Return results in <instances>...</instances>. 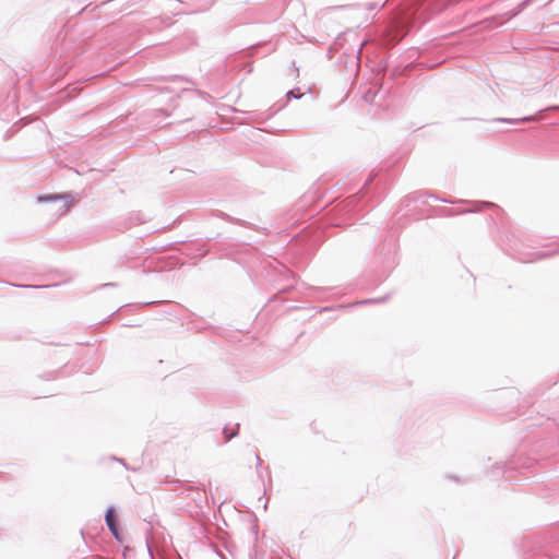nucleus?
<instances>
[{
    "mask_svg": "<svg viewBox=\"0 0 559 559\" xmlns=\"http://www.w3.org/2000/svg\"><path fill=\"white\" fill-rule=\"evenodd\" d=\"M106 522L111 531V533L118 537L117 524H116V515L112 509H109L106 513Z\"/></svg>",
    "mask_w": 559,
    "mask_h": 559,
    "instance_id": "f257e3e1",
    "label": "nucleus"
},
{
    "mask_svg": "<svg viewBox=\"0 0 559 559\" xmlns=\"http://www.w3.org/2000/svg\"><path fill=\"white\" fill-rule=\"evenodd\" d=\"M237 432H238V425H235L231 428L226 427L224 429L225 439L227 441L230 440L233 437H235L237 435Z\"/></svg>",
    "mask_w": 559,
    "mask_h": 559,
    "instance_id": "f03ea898",
    "label": "nucleus"
},
{
    "mask_svg": "<svg viewBox=\"0 0 559 559\" xmlns=\"http://www.w3.org/2000/svg\"><path fill=\"white\" fill-rule=\"evenodd\" d=\"M68 209H69L68 203H67L66 201H62V204H61V206H60V211H61V213L67 212V211H68Z\"/></svg>",
    "mask_w": 559,
    "mask_h": 559,
    "instance_id": "7ed1b4c3",
    "label": "nucleus"
},
{
    "mask_svg": "<svg viewBox=\"0 0 559 559\" xmlns=\"http://www.w3.org/2000/svg\"><path fill=\"white\" fill-rule=\"evenodd\" d=\"M290 96L296 98L299 97V95H295L293 91L287 93V97L289 98Z\"/></svg>",
    "mask_w": 559,
    "mask_h": 559,
    "instance_id": "20e7f679",
    "label": "nucleus"
},
{
    "mask_svg": "<svg viewBox=\"0 0 559 559\" xmlns=\"http://www.w3.org/2000/svg\"><path fill=\"white\" fill-rule=\"evenodd\" d=\"M52 199L57 200L58 198L57 197H55V198H52V197L46 198V200H52Z\"/></svg>",
    "mask_w": 559,
    "mask_h": 559,
    "instance_id": "39448f33",
    "label": "nucleus"
}]
</instances>
